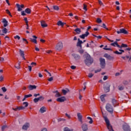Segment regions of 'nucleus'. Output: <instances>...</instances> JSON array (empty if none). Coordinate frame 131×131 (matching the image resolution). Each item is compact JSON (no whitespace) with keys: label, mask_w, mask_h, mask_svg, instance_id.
Listing matches in <instances>:
<instances>
[{"label":"nucleus","mask_w":131,"mask_h":131,"mask_svg":"<svg viewBox=\"0 0 131 131\" xmlns=\"http://www.w3.org/2000/svg\"><path fill=\"white\" fill-rule=\"evenodd\" d=\"M104 57H105V58H106V59H108V60H110V61L113 60L114 59V56H111V55L108 54H105L104 55Z\"/></svg>","instance_id":"nucleus-11"},{"label":"nucleus","mask_w":131,"mask_h":131,"mask_svg":"<svg viewBox=\"0 0 131 131\" xmlns=\"http://www.w3.org/2000/svg\"><path fill=\"white\" fill-rule=\"evenodd\" d=\"M19 54L21 57H22V58L24 59V60H26V59L25 58V54H24V51H23L21 49H19Z\"/></svg>","instance_id":"nucleus-17"},{"label":"nucleus","mask_w":131,"mask_h":131,"mask_svg":"<svg viewBox=\"0 0 131 131\" xmlns=\"http://www.w3.org/2000/svg\"><path fill=\"white\" fill-rule=\"evenodd\" d=\"M63 49V43L61 41L58 42L56 47L57 51H61Z\"/></svg>","instance_id":"nucleus-5"},{"label":"nucleus","mask_w":131,"mask_h":131,"mask_svg":"<svg viewBox=\"0 0 131 131\" xmlns=\"http://www.w3.org/2000/svg\"><path fill=\"white\" fill-rule=\"evenodd\" d=\"M96 22L97 23H99V24L102 23V19H101V18H97Z\"/></svg>","instance_id":"nucleus-38"},{"label":"nucleus","mask_w":131,"mask_h":131,"mask_svg":"<svg viewBox=\"0 0 131 131\" xmlns=\"http://www.w3.org/2000/svg\"><path fill=\"white\" fill-rule=\"evenodd\" d=\"M113 47H117V48H118V46H119V45H118V43L117 42V41H115L114 43H112L111 44Z\"/></svg>","instance_id":"nucleus-30"},{"label":"nucleus","mask_w":131,"mask_h":131,"mask_svg":"<svg viewBox=\"0 0 131 131\" xmlns=\"http://www.w3.org/2000/svg\"><path fill=\"white\" fill-rule=\"evenodd\" d=\"M53 10H55V11H59V10H60L59 6H53Z\"/></svg>","instance_id":"nucleus-33"},{"label":"nucleus","mask_w":131,"mask_h":131,"mask_svg":"<svg viewBox=\"0 0 131 131\" xmlns=\"http://www.w3.org/2000/svg\"><path fill=\"white\" fill-rule=\"evenodd\" d=\"M64 131H73V129H70L68 127H66L64 128Z\"/></svg>","instance_id":"nucleus-41"},{"label":"nucleus","mask_w":131,"mask_h":131,"mask_svg":"<svg viewBox=\"0 0 131 131\" xmlns=\"http://www.w3.org/2000/svg\"><path fill=\"white\" fill-rule=\"evenodd\" d=\"M33 101L34 103H37V102H38V99L37 98H35L34 99Z\"/></svg>","instance_id":"nucleus-53"},{"label":"nucleus","mask_w":131,"mask_h":131,"mask_svg":"<svg viewBox=\"0 0 131 131\" xmlns=\"http://www.w3.org/2000/svg\"><path fill=\"white\" fill-rule=\"evenodd\" d=\"M16 7L17 8L18 12H21L23 10L22 9L24 8V5L21 4V5H19V4H16Z\"/></svg>","instance_id":"nucleus-8"},{"label":"nucleus","mask_w":131,"mask_h":131,"mask_svg":"<svg viewBox=\"0 0 131 131\" xmlns=\"http://www.w3.org/2000/svg\"><path fill=\"white\" fill-rule=\"evenodd\" d=\"M28 88L29 91H32V90H35L36 89V86L35 85H29L28 86Z\"/></svg>","instance_id":"nucleus-20"},{"label":"nucleus","mask_w":131,"mask_h":131,"mask_svg":"<svg viewBox=\"0 0 131 131\" xmlns=\"http://www.w3.org/2000/svg\"><path fill=\"white\" fill-rule=\"evenodd\" d=\"M46 53H47V54H52V53H53V51H52L51 50H48L46 51Z\"/></svg>","instance_id":"nucleus-58"},{"label":"nucleus","mask_w":131,"mask_h":131,"mask_svg":"<svg viewBox=\"0 0 131 131\" xmlns=\"http://www.w3.org/2000/svg\"><path fill=\"white\" fill-rule=\"evenodd\" d=\"M74 31H75L76 33H74V34H80V33L81 32V30L79 28H76L74 30Z\"/></svg>","instance_id":"nucleus-23"},{"label":"nucleus","mask_w":131,"mask_h":131,"mask_svg":"<svg viewBox=\"0 0 131 131\" xmlns=\"http://www.w3.org/2000/svg\"><path fill=\"white\" fill-rule=\"evenodd\" d=\"M23 41H25V42L26 43H28V41H27V39H25V38H23Z\"/></svg>","instance_id":"nucleus-61"},{"label":"nucleus","mask_w":131,"mask_h":131,"mask_svg":"<svg viewBox=\"0 0 131 131\" xmlns=\"http://www.w3.org/2000/svg\"><path fill=\"white\" fill-rule=\"evenodd\" d=\"M98 3H99V5H100V6H102V7H104V4L102 2V1H101L100 0H98Z\"/></svg>","instance_id":"nucleus-45"},{"label":"nucleus","mask_w":131,"mask_h":131,"mask_svg":"<svg viewBox=\"0 0 131 131\" xmlns=\"http://www.w3.org/2000/svg\"><path fill=\"white\" fill-rule=\"evenodd\" d=\"M106 109L110 113H113V107L111 104L107 103L106 105Z\"/></svg>","instance_id":"nucleus-6"},{"label":"nucleus","mask_w":131,"mask_h":131,"mask_svg":"<svg viewBox=\"0 0 131 131\" xmlns=\"http://www.w3.org/2000/svg\"><path fill=\"white\" fill-rule=\"evenodd\" d=\"M23 105H25V107H28L29 104H28V102H23Z\"/></svg>","instance_id":"nucleus-44"},{"label":"nucleus","mask_w":131,"mask_h":131,"mask_svg":"<svg viewBox=\"0 0 131 131\" xmlns=\"http://www.w3.org/2000/svg\"><path fill=\"white\" fill-rule=\"evenodd\" d=\"M86 58L84 60V63L86 66H90V65H92L93 64V62H94V60L91 57V55L89 54H87L86 55Z\"/></svg>","instance_id":"nucleus-2"},{"label":"nucleus","mask_w":131,"mask_h":131,"mask_svg":"<svg viewBox=\"0 0 131 131\" xmlns=\"http://www.w3.org/2000/svg\"><path fill=\"white\" fill-rule=\"evenodd\" d=\"M7 125L3 126L2 128L3 131L5 130V129L6 128Z\"/></svg>","instance_id":"nucleus-62"},{"label":"nucleus","mask_w":131,"mask_h":131,"mask_svg":"<svg viewBox=\"0 0 131 131\" xmlns=\"http://www.w3.org/2000/svg\"><path fill=\"white\" fill-rule=\"evenodd\" d=\"M83 43V42L82 41L80 40V39H78V42L77 43V47H79L80 50H79L78 52L80 53V54H83V50H82V46H81V44Z\"/></svg>","instance_id":"nucleus-3"},{"label":"nucleus","mask_w":131,"mask_h":131,"mask_svg":"<svg viewBox=\"0 0 131 131\" xmlns=\"http://www.w3.org/2000/svg\"><path fill=\"white\" fill-rule=\"evenodd\" d=\"M88 7V6H86V5L85 4H83V10H84L85 11H88V9L86 8Z\"/></svg>","instance_id":"nucleus-46"},{"label":"nucleus","mask_w":131,"mask_h":131,"mask_svg":"<svg viewBox=\"0 0 131 131\" xmlns=\"http://www.w3.org/2000/svg\"><path fill=\"white\" fill-rule=\"evenodd\" d=\"M37 99H38V101H42V100H45V97H43V96H40V97L37 98Z\"/></svg>","instance_id":"nucleus-35"},{"label":"nucleus","mask_w":131,"mask_h":131,"mask_svg":"<svg viewBox=\"0 0 131 131\" xmlns=\"http://www.w3.org/2000/svg\"><path fill=\"white\" fill-rule=\"evenodd\" d=\"M77 117L79 121H80L81 124H82V115H81V114H80V113H77Z\"/></svg>","instance_id":"nucleus-15"},{"label":"nucleus","mask_w":131,"mask_h":131,"mask_svg":"<svg viewBox=\"0 0 131 131\" xmlns=\"http://www.w3.org/2000/svg\"><path fill=\"white\" fill-rule=\"evenodd\" d=\"M102 116L105 121V123L106 124L107 128L108 129L109 131H114L113 130V128L112 127V126L110 124V121H109V119H108V118L104 114V113H103V111H101Z\"/></svg>","instance_id":"nucleus-1"},{"label":"nucleus","mask_w":131,"mask_h":131,"mask_svg":"<svg viewBox=\"0 0 131 131\" xmlns=\"http://www.w3.org/2000/svg\"><path fill=\"white\" fill-rule=\"evenodd\" d=\"M118 89L119 91H123L124 88L123 86H119Z\"/></svg>","instance_id":"nucleus-43"},{"label":"nucleus","mask_w":131,"mask_h":131,"mask_svg":"<svg viewBox=\"0 0 131 131\" xmlns=\"http://www.w3.org/2000/svg\"><path fill=\"white\" fill-rule=\"evenodd\" d=\"M25 13H27V14H31V9L29 8H27L25 10Z\"/></svg>","instance_id":"nucleus-29"},{"label":"nucleus","mask_w":131,"mask_h":131,"mask_svg":"<svg viewBox=\"0 0 131 131\" xmlns=\"http://www.w3.org/2000/svg\"><path fill=\"white\" fill-rule=\"evenodd\" d=\"M40 41L41 42H42V43H43L46 42V40H45V39H40Z\"/></svg>","instance_id":"nucleus-60"},{"label":"nucleus","mask_w":131,"mask_h":131,"mask_svg":"<svg viewBox=\"0 0 131 131\" xmlns=\"http://www.w3.org/2000/svg\"><path fill=\"white\" fill-rule=\"evenodd\" d=\"M88 119H89L90 120V121H89V123H90V124H92V123H93V119H92V118H91V117H88Z\"/></svg>","instance_id":"nucleus-39"},{"label":"nucleus","mask_w":131,"mask_h":131,"mask_svg":"<svg viewBox=\"0 0 131 131\" xmlns=\"http://www.w3.org/2000/svg\"><path fill=\"white\" fill-rule=\"evenodd\" d=\"M72 56L74 57V59L76 60H79L80 59V56L77 54H73Z\"/></svg>","instance_id":"nucleus-22"},{"label":"nucleus","mask_w":131,"mask_h":131,"mask_svg":"<svg viewBox=\"0 0 131 131\" xmlns=\"http://www.w3.org/2000/svg\"><path fill=\"white\" fill-rule=\"evenodd\" d=\"M6 12L7 14H8V15H9V16H10V17H13L12 14H11V12H10L9 9H6Z\"/></svg>","instance_id":"nucleus-36"},{"label":"nucleus","mask_w":131,"mask_h":131,"mask_svg":"<svg viewBox=\"0 0 131 131\" xmlns=\"http://www.w3.org/2000/svg\"><path fill=\"white\" fill-rule=\"evenodd\" d=\"M112 102L113 103V105L114 106H115H115L116 105V103H117V100H115V99H113L112 100Z\"/></svg>","instance_id":"nucleus-31"},{"label":"nucleus","mask_w":131,"mask_h":131,"mask_svg":"<svg viewBox=\"0 0 131 131\" xmlns=\"http://www.w3.org/2000/svg\"><path fill=\"white\" fill-rule=\"evenodd\" d=\"M123 128L124 131H130L129 129V126L128 125H124Z\"/></svg>","instance_id":"nucleus-24"},{"label":"nucleus","mask_w":131,"mask_h":131,"mask_svg":"<svg viewBox=\"0 0 131 131\" xmlns=\"http://www.w3.org/2000/svg\"><path fill=\"white\" fill-rule=\"evenodd\" d=\"M117 33L119 34L120 33H123V34H128V32L124 29H120V31H117Z\"/></svg>","instance_id":"nucleus-10"},{"label":"nucleus","mask_w":131,"mask_h":131,"mask_svg":"<svg viewBox=\"0 0 131 131\" xmlns=\"http://www.w3.org/2000/svg\"><path fill=\"white\" fill-rule=\"evenodd\" d=\"M119 51L120 52H119L117 51H116L114 52V54H116L117 55H122V53H124V50H123L119 49Z\"/></svg>","instance_id":"nucleus-18"},{"label":"nucleus","mask_w":131,"mask_h":131,"mask_svg":"<svg viewBox=\"0 0 131 131\" xmlns=\"http://www.w3.org/2000/svg\"><path fill=\"white\" fill-rule=\"evenodd\" d=\"M94 76V74L92 73H89L88 75V77H90V78H92V77Z\"/></svg>","instance_id":"nucleus-47"},{"label":"nucleus","mask_w":131,"mask_h":131,"mask_svg":"<svg viewBox=\"0 0 131 131\" xmlns=\"http://www.w3.org/2000/svg\"><path fill=\"white\" fill-rule=\"evenodd\" d=\"M99 62L101 68H102V69H105V67H106V61L105 59L100 57L99 58Z\"/></svg>","instance_id":"nucleus-4"},{"label":"nucleus","mask_w":131,"mask_h":131,"mask_svg":"<svg viewBox=\"0 0 131 131\" xmlns=\"http://www.w3.org/2000/svg\"><path fill=\"white\" fill-rule=\"evenodd\" d=\"M40 111L41 113H43L44 112H46V107L45 106H42L40 109Z\"/></svg>","instance_id":"nucleus-32"},{"label":"nucleus","mask_w":131,"mask_h":131,"mask_svg":"<svg viewBox=\"0 0 131 131\" xmlns=\"http://www.w3.org/2000/svg\"><path fill=\"white\" fill-rule=\"evenodd\" d=\"M105 97H106V94H103L100 96L102 102H105Z\"/></svg>","instance_id":"nucleus-28"},{"label":"nucleus","mask_w":131,"mask_h":131,"mask_svg":"<svg viewBox=\"0 0 131 131\" xmlns=\"http://www.w3.org/2000/svg\"><path fill=\"white\" fill-rule=\"evenodd\" d=\"M104 91L106 93H108L110 91V84L109 83H106L104 84Z\"/></svg>","instance_id":"nucleus-9"},{"label":"nucleus","mask_w":131,"mask_h":131,"mask_svg":"<svg viewBox=\"0 0 131 131\" xmlns=\"http://www.w3.org/2000/svg\"><path fill=\"white\" fill-rule=\"evenodd\" d=\"M31 65H32V67H33V66H36V62H31Z\"/></svg>","instance_id":"nucleus-55"},{"label":"nucleus","mask_w":131,"mask_h":131,"mask_svg":"<svg viewBox=\"0 0 131 131\" xmlns=\"http://www.w3.org/2000/svg\"><path fill=\"white\" fill-rule=\"evenodd\" d=\"M48 81H53L54 80V78H53V77H51L50 78H49L48 79Z\"/></svg>","instance_id":"nucleus-51"},{"label":"nucleus","mask_w":131,"mask_h":131,"mask_svg":"<svg viewBox=\"0 0 131 131\" xmlns=\"http://www.w3.org/2000/svg\"><path fill=\"white\" fill-rule=\"evenodd\" d=\"M118 48H119V49H122V48H127V45L122 43L121 46L118 45Z\"/></svg>","instance_id":"nucleus-26"},{"label":"nucleus","mask_w":131,"mask_h":131,"mask_svg":"<svg viewBox=\"0 0 131 131\" xmlns=\"http://www.w3.org/2000/svg\"><path fill=\"white\" fill-rule=\"evenodd\" d=\"M20 62L19 63L18 66H17V67H16V66H14V67H15L16 68V69H20Z\"/></svg>","instance_id":"nucleus-64"},{"label":"nucleus","mask_w":131,"mask_h":131,"mask_svg":"<svg viewBox=\"0 0 131 131\" xmlns=\"http://www.w3.org/2000/svg\"><path fill=\"white\" fill-rule=\"evenodd\" d=\"M70 90L68 89H66V90H64V89H62L61 90V95H63V96H66L67 94L68 93H70Z\"/></svg>","instance_id":"nucleus-13"},{"label":"nucleus","mask_w":131,"mask_h":131,"mask_svg":"<svg viewBox=\"0 0 131 131\" xmlns=\"http://www.w3.org/2000/svg\"><path fill=\"white\" fill-rule=\"evenodd\" d=\"M101 70H102V69H99L98 70H95V73H98V72H101Z\"/></svg>","instance_id":"nucleus-54"},{"label":"nucleus","mask_w":131,"mask_h":131,"mask_svg":"<svg viewBox=\"0 0 131 131\" xmlns=\"http://www.w3.org/2000/svg\"><path fill=\"white\" fill-rule=\"evenodd\" d=\"M90 35V33L89 31H86L85 34H83L79 36V37L80 38H82V39H84L85 37H88V36Z\"/></svg>","instance_id":"nucleus-12"},{"label":"nucleus","mask_w":131,"mask_h":131,"mask_svg":"<svg viewBox=\"0 0 131 131\" xmlns=\"http://www.w3.org/2000/svg\"><path fill=\"white\" fill-rule=\"evenodd\" d=\"M71 69H73V70H74L76 69V67H75L74 66H72L71 67Z\"/></svg>","instance_id":"nucleus-57"},{"label":"nucleus","mask_w":131,"mask_h":131,"mask_svg":"<svg viewBox=\"0 0 131 131\" xmlns=\"http://www.w3.org/2000/svg\"><path fill=\"white\" fill-rule=\"evenodd\" d=\"M29 126H30L29 123H26L23 126L22 129L24 130H27V129Z\"/></svg>","instance_id":"nucleus-16"},{"label":"nucleus","mask_w":131,"mask_h":131,"mask_svg":"<svg viewBox=\"0 0 131 131\" xmlns=\"http://www.w3.org/2000/svg\"><path fill=\"white\" fill-rule=\"evenodd\" d=\"M103 50H105V51H112L111 48H107V46H105V47L103 48Z\"/></svg>","instance_id":"nucleus-40"},{"label":"nucleus","mask_w":131,"mask_h":131,"mask_svg":"<svg viewBox=\"0 0 131 131\" xmlns=\"http://www.w3.org/2000/svg\"><path fill=\"white\" fill-rule=\"evenodd\" d=\"M32 37L33 38L35 39H33L32 38H30V41H31V42H34V43H37V40H36V39L37 38V37H36V36L35 35H33Z\"/></svg>","instance_id":"nucleus-14"},{"label":"nucleus","mask_w":131,"mask_h":131,"mask_svg":"<svg viewBox=\"0 0 131 131\" xmlns=\"http://www.w3.org/2000/svg\"><path fill=\"white\" fill-rule=\"evenodd\" d=\"M41 26H42V28H45V27H48V25L46 24V21L45 20H41Z\"/></svg>","instance_id":"nucleus-21"},{"label":"nucleus","mask_w":131,"mask_h":131,"mask_svg":"<svg viewBox=\"0 0 131 131\" xmlns=\"http://www.w3.org/2000/svg\"><path fill=\"white\" fill-rule=\"evenodd\" d=\"M3 23H4V27H7L8 26V21L6 18H3Z\"/></svg>","instance_id":"nucleus-25"},{"label":"nucleus","mask_w":131,"mask_h":131,"mask_svg":"<svg viewBox=\"0 0 131 131\" xmlns=\"http://www.w3.org/2000/svg\"><path fill=\"white\" fill-rule=\"evenodd\" d=\"M81 127L83 131H86L88 129H89L88 128V125H86V124H83Z\"/></svg>","instance_id":"nucleus-19"},{"label":"nucleus","mask_w":131,"mask_h":131,"mask_svg":"<svg viewBox=\"0 0 131 131\" xmlns=\"http://www.w3.org/2000/svg\"><path fill=\"white\" fill-rule=\"evenodd\" d=\"M21 15L22 16H26V13H25V11H21Z\"/></svg>","instance_id":"nucleus-56"},{"label":"nucleus","mask_w":131,"mask_h":131,"mask_svg":"<svg viewBox=\"0 0 131 131\" xmlns=\"http://www.w3.org/2000/svg\"><path fill=\"white\" fill-rule=\"evenodd\" d=\"M28 69H29V71H31V70H32V67L30 66H29Z\"/></svg>","instance_id":"nucleus-63"},{"label":"nucleus","mask_w":131,"mask_h":131,"mask_svg":"<svg viewBox=\"0 0 131 131\" xmlns=\"http://www.w3.org/2000/svg\"><path fill=\"white\" fill-rule=\"evenodd\" d=\"M57 25L58 26H61V27H64V23L62 22V21H58L57 23Z\"/></svg>","instance_id":"nucleus-27"},{"label":"nucleus","mask_w":131,"mask_h":131,"mask_svg":"<svg viewBox=\"0 0 131 131\" xmlns=\"http://www.w3.org/2000/svg\"><path fill=\"white\" fill-rule=\"evenodd\" d=\"M14 38L15 39H18V40L20 39V36H19V35H16L15 36H14Z\"/></svg>","instance_id":"nucleus-52"},{"label":"nucleus","mask_w":131,"mask_h":131,"mask_svg":"<svg viewBox=\"0 0 131 131\" xmlns=\"http://www.w3.org/2000/svg\"><path fill=\"white\" fill-rule=\"evenodd\" d=\"M66 97L65 96H62L60 98H58L56 99L57 102H59V103H63L66 101Z\"/></svg>","instance_id":"nucleus-7"},{"label":"nucleus","mask_w":131,"mask_h":131,"mask_svg":"<svg viewBox=\"0 0 131 131\" xmlns=\"http://www.w3.org/2000/svg\"><path fill=\"white\" fill-rule=\"evenodd\" d=\"M17 108L18 109V111H20V110H24V109H25V107L23 106H17Z\"/></svg>","instance_id":"nucleus-37"},{"label":"nucleus","mask_w":131,"mask_h":131,"mask_svg":"<svg viewBox=\"0 0 131 131\" xmlns=\"http://www.w3.org/2000/svg\"><path fill=\"white\" fill-rule=\"evenodd\" d=\"M2 32L3 33H4L5 34H7V33H8V29H7V28H4L3 30H2Z\"/></svg>","instance_id":"nucleus-34"},{"label":"nucleus","mask_w":131,"mask_h":131,"mask_svg":"<svg viewBox=\"0 0 131 131\" xmlns=\"http://www.w3.org/2000/svg\"><path fill=\"white\" fill-rule=\"evenodd\" d=\"M102 27L103 28H105V29H106V30H109V29H108V28H106V25L105 24H102Z\"/></svg>","instance_id":"nucleus-50"},{"label":"nucleus","mask_w":131,"mask_h":131,"mask_svg":"<svg viewBox=\"0 0 131 131\" xmlns=\"http://www.w3.org/2000/svg\"><path fill=\"white\" fill-rule=\"evenodd\" d=\"M4 80V76H0V81H3Z\"/></svg>","instance_id":"nucleus-59"},{"label":"nucleus","mask_w":131,"mask_h":131,"mask_svg":"<svg viewBox=\"0 0 131 131\" xmlns=\"http://www.w3.org/2000/svg\"><path fill=\"white\" fill-rule=\"evenodd\" d=\"M61 96H62V94H60L59 92L56 93V95H55V97H56L57 98H58L59 97H61Z\"/></svg>","instance_id":"nucleus-42"},{"label":"nucleus","mask_w":131,"mask_h":131,"mask_svg":"<svg viewBox=\"0 0 131 131\" xmlns=\"http://www.w3.org/2000/svg\"><path fill=\"white\" fill-rule=\"evenodd\" d=\"M25 97L27 99V98H30V97H32V95L31 94L26 95H25Z\"/></svg>","instance_id":"nucleus-48"},{"label":"nucleus","mask_w":131,"mask_h":131,"mask_svg":"<svg viewBox=\"0 0 131 131\" xmlns=\"http://www.w3.org/2000/svg\"><path fill=\"white\" fill-rule=\"evenodd\" d=\"M2 90L4 93H6V92H7V89H6V87H3Z\"/></svg>","instance_id":"nucleus-49"}]
</instances>
